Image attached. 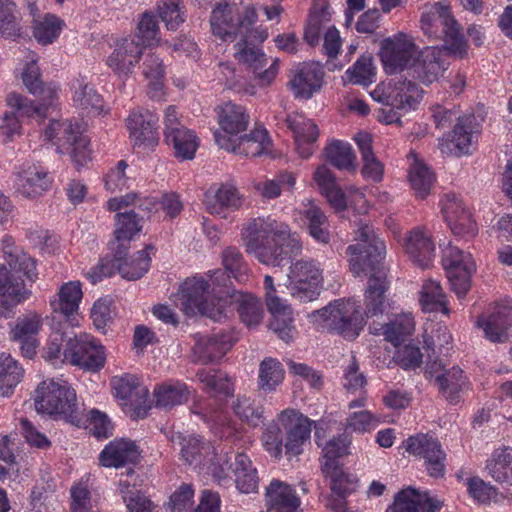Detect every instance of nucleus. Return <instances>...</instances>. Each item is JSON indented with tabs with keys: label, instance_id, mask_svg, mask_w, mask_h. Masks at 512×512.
Here are the masks:
<instances>
[{
	"label": "nucleus",
	"instance_id": "1",
	"mask_svg": "<svg viewBox=\"0 0 512 512\" xmlns=\"http://www.w3.org/2000/svg\"><path fill=\"white\" fill-rule=\"evenodd\" d=\"M355 239L357 243L349 245L346 250L350 257V270L355 276L371 272L365 292V315L378 316L384 312L388 289L386 271L382 266L386 246L368 223L359 226Z\"/></svg>",
	"mask_w": 512,
	"mask_h": 512
},
{
	"label": "nucleus",
	"instance_id": "2",
	"mask_svg": "<svg viewBox=\"0 0 512 512\" xmlns=\"http://www.w3.org/2000/svg\"><path fill=\"white\" fill-rule=\"evenodd\" d=\"M207 283L201 277H194L186 280L182 287V298L184 309L187 314L200 313L214 321H221L227 318L230 306L235 308L240 319L248 327L257 326L264 316V309L261 301L251 293L237 290H226L224 296L218 298V306L212 301L211 306L207 300H203Z\"/></svg>",
	"mask_w": 512,
	"mask_h": 512
},
{
	"label": "nucleus",
	"instance_id": "3",
	"mask_svg": "<svg viewBox=\"0 0 512 512\" xmlns=\"http://www.w3.org/2000/svg\"><path fill=\"white\" fill-rule=\"evenodd\" d=\"M246 252L263 264L280 266L291 254H298L302 249L301 242L291 236L288 225L271 216L249 219L241 233Z\"/></svg>",
	"mask_w": 512,
	"mask_h": 512
},
{
	"label": "nucleus",
	"instance_id": "4",
	"mask_svg": "<svg viewBox=\"0 0 512 512\" xmlns=\"http://www.w3.org/2000/svg\"><path fill=\"white\" fill-rule=\"evenodd\" d=\"M258 14L251 3H235L227 0L217 2L210 15V26L213 35L222 41H236L249 37L255 28Z\"/></svg>",
	"mask_w": 512,
	"mask_h": 512
},
{
	"label": "nucleus",
	"instance_id": "5",
	"mask_svg": "<svg viewBox=\"0 0 512 512\" xmlns=\"http://www.w3.org/2000/svg\"><path fill=\"white\" fill-rule=\"evenodd\" d=\"M34 405L38 413L63 419L77 427L81 426L83 413L76 402L74 389L66 382H41L35 390Z\"/></svg>",
	"mask_w": 512,
	"mask_h": 512
},
{
	"label": "nucleus",
	"instance_id": "6",
	"mask_svg": "<svg viewBox=\"0 0 512 512\" xmlns=\"http://www.w3.org/2000/svg\"><path fill=\"white\" fill-rule=\"evenodd\" d=\"M421 29L432 40H443L450 56L464 58L468 44L462 27L451 14L448 6L434 3L421 18Z\"/></svg>",
	"mask_w": 512,
	"mask_h": 512
},
{
	"label": "nucleus",
	"instance_id": "7",
	"mask_svg": "<svg viewBox=\"0 0 512 512\" xmlns=\"http://www.w3.org/2000/svg\"><path fill=\"white\" fill-rule=\"evenodd\" d=\"M44 139L51 141L60 154H68L79 170L91 160L89 139L83 126L71 120H51L43 131Z\"/></svg>",
	"mask_w": 512,
	"mask_h": 512
},
{
	"label": "nucleus",
	"instance_id": "8",
	"mask_svg": "<svg viewBox=\"0 0 512 512\" xmlns=\"http://www.w3.org/2000/svg\"><path fill=\"white\" fill-rule=\"evenodd\" d=\"M249 37H242L235 44V58L254 74V80L259 86H268L278 73V60L275 59L268 67V60L263 51L258 48L268 37L266 28L256 26Z\"/></svg>",
	"mask_w": 512,
	"mask_h": 512
},
{
	"label": "nucleus",
	"instance_id": "9",
	"mask_svg": "<svg viewBox=\"0 0 512 512\" xmlns=\"http://www.w3.org/2000/svg\"><path fill=\"white\" fill-rule=\"evenodd\" d=\"M314 322L335 331L346 339H355L365 325L364 316L355 301L338 299L311 314Z\"/></svg>",
	"mask_w": 512,
	"mask_h": 512
},
{
	"label": "nucleus",
	"instance_id": "10",
	"mask_svg": "<svg viewBox=\"0 0 512 512\" xmlns=\"http://www.w3.org/2000/svg\"><path fill=\"white\" fill-rule=\"evenodd\" d=\"M291 295L301 302L315 300L323 284V270L313 259H300L290 267Z\"/></svg>",
	"mask_w": 512,
	"mask_h": 512
},
{
	"label": "nucleus",
	"instance_id": "11",
	"mask_svg": "<svg viewBox=\"0 0 512 512\" xmlns=\"http://www.w3.org/2000/svg\"><path fill=\"white\" fill-rule=\"evenodd\" d=\"M418 52L414 39L404 33L382 42L380 56L384 70L388 74H396L407 68L412 69L413 61Z\"/></svg>",
	"mask_w": 512,
	"mask_h": 512
},
{
	"label": "nucleus",
	"instance_id": "12",
	"mask_svg": "<svg viewBox=\"0 0 512 512\" xmlns=\"http://www.w3.org/2000/svg\"><path fill=\"white\" fill-rule=\"evenodd\" d=\"M451 289L459 298L466 296L470 289V279L476 270L475 262L469 253H465L456 246L450 245L442 259Z\"/></svg>",
	"mask_w": 512,
	"mask_h": 512
},
{
	"label": "nucleus",
	"instance_id": "13",
	"mask_svg": "<svg viewBox=\"0 0 512 512\" xmlns=\"http://www.w3.org/2000/svg\"><path fill=\"white\" fill-rule=\"evenodd\" d=\"M371 97L383 105H390L407 113L416 108L422 98V91L410 80H400L387 85H378Z\"/></svg>",
	"mask_w": 512,
	"mask_h": 512
},
{
	"label": "nucleus",
	"instance_id": "14",
	"mask_svg": "<svg viewBox=\"0 0 512 512\" xmlns=\"http://www.w3.org/2000/svg\"><path fill=\"white\" fill-rule=\"evenodd\" d=\"M407 452L424 460L428 474L439 478L445 474L446 453L439 440L432 435L419 433L405 441Z\"/></svg>",
	"mask_w": 512,
	"mask_h": 512
},
{
	"label": "nucleus",
	"instance_id": "15",
	"mask_svg": "<svg viewBox=\"0 0 512 512\" xmlns=\"http://www.w3.org/2000/svg\"><path fill=\"white\" fill-rule=\"evenodd\" d=\"M266 305L272 319L269 328L284 342L289 343L294 338L295 326L292 309L278 295L273 278L266 275L264 278Z\"/></svg>",
	"mask_w": 512,
	"mask_h": 512
},
{
	"label": "nucleus",
	"instance_id": "16",
	"mask_svg": "<svg viewBox=\"0 0 512 512\" xmlns=\"http://www.w3.org/2000/svg\"><path fill=\"white\" fill-rule=\"evenodd\" d=\"M212 474L218 481H224L233 474L236 487L242 493H251L258 488V476L256 469L252 466L251 460L244 453H236L227 457L225 461L217 467L213 464Z\"/></svg>",
	"mask_w": 512,
	"mask_h": 512
},
{
	"label": "nucleus",
	"instance_id": "17",
	"mask_svg": "<svg viewBox=\"0 0 512 512\" xmlns=\"http://www.w3.org/2000/svg\"><path fill=\"white\" fill-rule=\"evenodd\" d=\"M105 359L104 347L88 335L68 340V349L64 350V360L91 372L100 370Z\"/></svg>",
	"mask_w": 512,
	"mask_h": 512
},
{
	"label": "nucleus",
	"instance_id": "18",
	"mask_svg": "<svg viewBox=\"0 0 512 512\" xmlns=\"http://www.w3.org/2000/svg\"><path fill=\"white\" fill-rule=\"evenodd\" d=\"M115 396L125 401L129 407L132 419H143L147 416L150 406L148 404V389L143 386L134 375L126 374L112 379Z\"/></svg>",
	"mask_w": 512,
	"mask_h": 512
},
{
	"label": "nucleus",
	"instance_id": "19",
	"mask_svg": "<svg viewBox=\"0 0 512 512\" xmlns=\"http://www.w3.org/2000/svg\"><path fill=\"white\" fill-rule=\"evenodd\" d=\"M448 55L444 46L425 47L417 52L413 61V76L424 84L437 81L450 65Z\"/></svg>",
	"mask_w": 512,
	"mask_h": 512
},
{
	"label": "nucleus",
	"instance_id": "20",
	"mask_svg": "<svg viewBox=\"0 0 512 512\" xmlns=\"http://www.w3.org/2000/svg\"><path fill=\"white\" fill-rule=\"evenodd\" d=\"M215 141L221 149L234 152L245 157H256L267 151L270 140L265 128L259 127L249 134L239 135L236 138L214 133Z\"/></svg>",
	"mask_w": 512,
	"mask_h": 512
},
{
	"label": "nucleus",
	"instance_id": "21",
	"mask_svg": "<svg viewBox=\"0 0 512 512\" xmlns=\"http://www.w3.org/2000/svg\"><path fill=\"white\" fill-rule=\"evenodd\" d=\"M278 422L286 431L285 453L297 456L302 453L303 444L309 440L312 422L295 409L283 410L278 415Z\"/></svg>",
	"mask_w": 512,
	"mask_h": 512
},
{
	"label": "nucleus",
	"instance_id": "22",
	"mask_svg": "<svg viewBox=\"0 0 512 512\" xmlns=\"http://www.w3.org/2000/svg\"><path fill=\"white\" fill-rule=\"evenodd\" d=\"M28 295L24 279L21 275L10 272L5 266H0V316L13 318L15 308Z\"/></svg>",
	"mask_w": 512,
	"mask_h": 512
},
{
	"label": "nucleus",
	"instance_id": "23",
	"mask_svg": "<svg viewBox=\"0 0 512 512\" xmlns=\"http://www.w3.org/2000/svg\"><path fill=\"white\" fill-rule=\"evenodd\" d=\"M192 348L191 362L207 365L222 359L231 349L232 339L227 334L195 335Z\"/></svg>",
	"mask_w": 512,
	"mask_h": 512
},
{
	"label": "nucleus",
	"instance_id": "24",
	"mask_svg": "<svg viewBox=\"0 0 512 512\" xmlns=\"http://www.w3.org/2000/svg\"><path fill=\"white\" fill-rule=\"evenodd\" d=\"M42 328V319L36 313L18 317L10 330L11 340L19 344L22 355L32 359L37 354L39 341L37 335Z\"/></svg>",
	"mask_w": 512,
	"mask_h": 512
},
{
	"label": "nucleus",
	"instance_id": "25",
	"mask_svg": "<svg viewBox=\"0 0 512 512\" xmlns=\"http://www.w3.org/2000/svg\"><path fill=\"white\" fill-rule=\"evenodd\" d=\"M157 122L158 117L149 110L137 109L131 112L126 124L134 146L153 148L157 145L159 140Z\"/></svg>",
	"mask_w": 512,
	"mask_h": 512
},
{
	"label": "nucleus",
	"instance_id": "26",
	"mask_svg": "<svg viewBox=\"0 0 512 512\" xmlns=\"http://www.w3.org/2000/svg\"><path fill=\"white\" fill-rule=\"evenodd\" d=\"M244 197L231 183L210 188L204 194V204L210 214L226 218V211H237L243 205Z\"/></svg>",
	"mask_w": 512,
	"mask_h": 512
},
{
	"label": "nucleus",
	"instance_id": "27",
	"mask_svg": "<svg viewBox=\"0 0 512 512\" xmlns=\"http://www.w3.org/2000/svg\"><path fill=\"white\" fill-rule=\"evenodd\" d=\"M443 503L429 496L428 492H420L413 487L399 491L386 512H437Z\"/></svg>",
	"mask_w": 512,
	"mask_h": 512
},
{
	"label": "nucleus",
	"instance_id": "28",
	"mask_svg": "<svg viewBox=\"0 0 512 512\" xmlns=\"http://www.w3.org/2000/svg\"><path fill=\"white\" fill-rule=\"evenodd\" d=\"M142 53L140 43L134 39L125 38L118 42L113 52L107 58V65L120 78L132 73L135 64Z\"/></svg>",
	"mask_w": 512,
	"mask_h": 512
},
{
	"label": "nucleus",
	"instance_id": "29",
	"mask_svg": "<svg viewBox=\"0 0 512 512\" xmlns=\"http://www.w3.org/2000/svg\"><path fill=\"white\" fill-rule=\"evenodd\" d=\"M323 77V69L318 64L305 63L296 69L288 85L295 97L309 99L320 90Z\"/></svg>",
	"mask_w": 512,
	"mask_h": 512
},
{
	"label": "nucleus",
	"instance_id": "30",
	"mask_svg": "<svg viewBox=\"0 0 512 512\" xmlns=\"http://www.w3.org/2000/svg\"><path fill=\"white\" fill-rule=\"evenodd\" d=\"M285 122L294 134L297 152L302 158H309L315 151L319 136L317 125L300 115H288Z\"/></svg>",
	"mask_w": 512,
	"mask_h": 512
},
{
	"label": "nucleus",
	"instance_id": "31",
	"mask_svg": "<svg viewBox=\"0 0 512 512\" xmlns=\"http://www.w3.org/2000/svg\"><path fill=\"white\" fill-rule=\"evenodd\" d=\"M140 451L135 442L116 439L110 442L100 453V463L105 467H124L139 462Z\"/></svg>",
	"mask_w": 512,
	"mask_h": 512
},
{
	"label": "nucleus",
	"instance_id": "32",
	"mask_svg": "<svg viewBox=\"0 0 512 512\" xmlns=\"http://www.w3.org/2000/svg\"><path fill=\"white\" fill-rule=\"evenodd\" d=\"M405 251L414 264L427 268L435 257V245L427 231L411 230L405 238Z\"/></svg>",
	"mask_w": 512,
	"mask_h": 512
},
{
	"label": "nucleus",
	"instance_id": "33",
	"mask_svg": "<svg viewBox=\"0 0 512 512\" xmlns=\"http://www.w3.org/2000/svg\"><path fill=\"white\" fill-rule=\"evenodd\" d=\"M267 512H295L300 500L288 484L273 480L267 487Z\"/></svg>",
	"mask_w": 512,
	"mask_h": 512
},
{
	"label": "nucleus",
	"instance_id": "34",
	"mask_svg": "<svg viewBox=\"0 0 512 512\" xmlns=\"http://www.w3.org/2000/svg\"><path fill=\"white\" fill-rule=\"evenodd\" d=\"M218 120L224 132L223 135L236 138L246 131L250 116L243 106L228 102L221 107L218 113Z\"/></svg>",
	"mask_w": 512,
	"mask_h": 512
},
{
	"label": "nucleus",
	"instance_id": "35",
	"mask_svg": "<svg viewBox=\"0 0 512 512\" xmlns=\"http://www.w3.org/2000/svg\"><path fill=\"white\" fill-rule=\"evenodd\" d=\"M51 179L45 171L29 168L18 174L16 192L25 198H36L49 189Z\"/></svg>",
	"mask_w": 512,
	"mask_h": 512
},
{
	"label": "nucleus",
	"instance_id": "36",
	"mask_svg": "<svg viewBox=\"0 0 512 512\" xmlns=\"http://www.w3.org/2000/svg\"><path fill=\"white\" fill-rule=\"evenodd\" d=\"M354 139L363 161L362 175L374 182L381 181L384 168L373 152L371 134L361 131L356 134Z\"/></svg>",
	"mask_w": 512,
	"mask_h": 512
},
{
	"label": "nucleus",
	"instance_id": "37",
	"mask_svg": "<svg viewBox=\"0 0 512 512\" xmlns=\"http://www.w3.org/2000/svg\"><path fill=\"white\" fill-rule=\"evenodd\" d=\"M196 377L203 389L212 397L227 398L234 393V384L228 374L221 370L200 369Z\"/></svg>",
	"mask_w": 512,
	"mask_h": 512
},
{
	"label": "nucleus",
	"instance_id": "38",
	"mask_svg": "<svg viewBox=\"0 0 512 512\" xmlns=\"http://www.w3.org/2000/svg\"><path fill=\"white\" fill-rule=\"evenodd\" d=\"M72 88L74 104L87 115H100L103 110V99L100 94L84 78H77Z\"/></svg>",
	"mask_w": 512,
	"mask_h": 512
},
{
	"label": "nucleus",
	"instance_id": "39",
	"mask_svg": "<svg viewBox=\"0 0 512 512\" xmlns=\"http://www.w3.org/2000/svg\"><path fill=\"white\" fill-rule=\"evenodd\" d=\"M82 295L79 281L65 283L60 287L57 296L50 301V306L53 312L69 317L77 312Z\"/></svg>",
	"mask_w": 512,
	"mask_h": 512
},
{
	"label": "nucleus",
	"instance_id": "40",
	"mask_svg": "<svg viewBox=\"0 0 512 512\" xmlns=\"http://www.w3.org/2000/svg\"><path fill=\"white\" fill-rule=\"evenodd\" d=\"M486 469L495 481L512 485V448L495 449L487 460Z\"/></svg>",
	"mask_w": 512,
	"mask_h": 512
},
{
	"label": "nucleus",
	"instance_id": "41",
	"mask_svg": "<svg viewBox=\"0 0 512 512\" xmlns=\"http://www.w3.org/2000/svg\"><path fill=\"white\" fill-rule=\"evenodd\" d=\"M156 406L172 409L186 403L190 396L187 385L183 382L164 383L154 390Z\"/></svg>",
	"mask_w": 512,
	"mask_h": 512
},
{
	"label": "nucleus",
	"instance_id": "42",
	"mask_svg": "<svg viewBox=\"0 0 512 512\" xmlns=\"http://www.w3.org/2000/svg\"><path fill=\"white\" fill-rule=\"evenodd\" d=\"M22 82L31 94L39 95L43 100L56 98V88L51 86L45 87L41 79L40 68L37 65V60L34 58V55H32L23 69Z\"/></svg>",
	"mask_w": 512,
	"mask_h": 512
},
{
	"label": "nucleus",
	"instance_id": "43",
	"mask_svg": "<svg viewBox=\"0 0 512 512\" xmlns=\"http://www.w3.org/2000/svg\"><path fill=\"white\" fill-rule=\"evenodd\" d=\"M414 329V318L409 313L396 315L382 327L385 340L395 347L405 342L412 335Z\"/></svg>",
	"mask_w": 512,
	"mask_h": 512
},
{
	"label": "nucleus",
	"instance_id": "44",
	"mask_svg": "<svg viewBox=\"0 0 512 512\" xmlns=\"http://www.w3.org/2000/svg\"><path fill=\"white\" fill-rule=\"evenodd\" d=\"M143 75L149 80L148 95L152 99H160L163 95V77L165 73L163 61L154 53L146 55L143 62Z\"/></svg>",
	"mask_w": 512,
	"mask_h": 512
},
{
	"label": "nucleus",
	"instance_id": "45",
	"mask_svg": "<svg viewBox=\"0 0 512 512\" xmlns=\"http://www.w3.org/2000/svg\"><path fill=\"white\" fill-rule=\"evenodd\" d=\"M324 154L335 168L348 172L356 170V156L349 144L335 140L325 147Z\"/></svg>",
	"mask_w": 512,
	"mask_h": 512
},
{
	"label": "nucleus",
	"instance_id": "46",
	"mask_svg": "<svg viewBox=\"0 0 512 512\" xmlns=\"http://www.w3.org/2000/svg\"><path fill=\"white\" fill-rule=\"evenodd\" d=\"M53 100H43L44 103L35 105L33 101L16 92L9 93L6 98L7 105L13 108L19 116L35 118L37 121L46 117L48 106L53 104Z\"/></svg>",
	"mask_w": 512,
	"mask_h": 512
},
{
	"label": "nucleus",
	"instance_id": "47",
	"mask_svg": "<svg viewBox=\"0 0 512 512\" xmlns=\"http://www.w3.org/2000/svg\"><path fill=\"white\" fill-rule=\"evenodd\" d=\"M302 215L309 235L320 243H329V222L324 212L319 207L311 205L302 212Z\"/></svg>",
	"mask_w": 512,
	"mask_h": 512
},
{
	"label": "nucleus",
	"instance_id": "48",
	"mask_svg": "<svg viewBox=\"0 0 512 512\" xmlns=\"http://www.w3.org/2000/svg\"><path fill=\"white\" fill-rule=\"evenodd\" d=\"M351 438L348 434H341L330 439L323 448L322 473L333 472L338 465L337 459L349 453Z\"/></svg>",
	"mask_w": 512,
	"mask_h": 512
},
{
	"label": "nucleus",
	"instance_id": "49",
	"mask_svg": "<svg viewBox=\"0 0 512 512\" xmlns=\"http://www.w3.org/2000/svg\"><path fill=\"white\" fill-rule=\"evenodd\" d=\"M477 326L483 329L485 338L493 343H504L509 339L508 330L511 323L501 311L493 313L488 318L478 319Z\"/></svg>",
	"mask_w": 512,
	"mask_h": 512
},
{
	"label": "nucleus",
	"instance_id": "50",
	"mask_svg": "<svg viewBox=\"0 0 512 512\" xmlns=\"http://www.w3.org/2000/svg\"><path fill=\"white\" fill-rule=\"evenodd\" d=\"M435 381L438 384L442 395L452 403L458 401L459 394L466 385L463 371L457 366H454L438 375Z\"/></svg>",
	"mask_w": 512,
	"mask_h": 512
},
{
	"label": "nucleus",
	"instance_id": "51",
	"mask_svg": "<svg viewBox=\"0 0 512 512\" xmlns=\"http://www.w3.org/2000/svg\"><path fill=\"white\" fill-rule=\"evenodd\" d=\"M24 369L10 355L0 356V395L8 396L21 381Z\"/></svg>",
	"mask_w": 512,
	"mask_h": 512
},
{
	"label": "nucleus",
	"instance_id": "52",
	"mask_svg": "<svg viewBox=\"0 0 512 512\" xmlns=\"http://www.w3.org/2000/svg\"><path fill=\"white\" fill-rule=\"evenodd\" d=\"M168 145L174 148L175 156L183 160H191L198 147V139L193 131L185 128L165 137Z\"/></svg>",
	"mask_w": 512,
	"mask_h": 512
},
{
	"label": "nucleus",
	"instance_id": "53",
	"mask_svg": "<svg viewBox=\"0 0 512 512\" xmlns=\"http://www.w3.org/2000/svg\"><path fill=\"white\" fill-rule=\"evenodd\" d=\"M148 250H154L152 245H147L142 251H138L136 256L119 262L114 266L120 275L128 280H137L141 278L149 269L151 259L148 255Z\"/></svg>",
	"mask_w": 512,
	"mask_h": 512
},
{
	"label": "nucleus",
	"instance_id": "54",
	"mask_svg": "<svg viewBox=\"0 0 512 512\" xmlns=\"http://www.w3.org/2000/svg\"><path fill=\"white\" fill-rule=\"evenodd\" d=\"M474 115L462 116L458 118L452 131L451 142L454 144L459 154H468L473 143L475 130Z\"/></svg>",
	"mask_w": 512,
	"mask_h": 512
},
{
	"label": "nucleus",
	"instance_id": "55",
	"mask_svg": "<svg viewBox=\"0 0 512 512\" xmlns=\"http://www.w3.org/2000/svg\"><path fill=\"white\" fill-rule=\"evenodd\" d=\"M21 16L12 0H0V34L4 38L21 35Z\"/></svg>",
	"mask_w": 512,
	"mask_h": 512
},
{
	"label": "nucleus",
	"instance_id": "56",
	"mask_svg": "<svg viewBox=\"0 0 512 512\" xmlns=\"http://www.w3.org/2000/svg\"><path fill=\"white\" fill-rule=\"evenodd\" d=\"M181 455L184 460L192 465H200L211 454L212 447L209 442L200 436L190 435L184 437L181 442Z\"/></svg>",
	"mask_w": 512,
	"mask_h": 512
},
{
	"label": "nucleus",
	"instance_id": "57",
	"mask_svg": "<svg viewBox=\"0 0 512 512\" xmlns=\"http://www.w3.org/2000/svg\"><path fill=\"white\" fill-rule=\"evenodd\" d=\"M119 489L128 512H152L154 509L153 502L144 493L136 490L135 484L120 480Z\"/></svg>",
	"mask_w": 512,
	"mask_h": 512
},
{
	"label": "nucleus",
	"instance_id": "58",
	"mask_svg": "<svg viewBox=\"0 0 512 512\" xmlns=\"http://www.w3.org/2000/svg\"><path fill=\"white\" fill-rule=\"evenodd\" d=\"M419 301L422 309L426 312L447 311L445 307L446 295L438 281L430 279L424 282Z\"/></svg>",
	"mask_w": 512,
	"mask_h": 512
},
{
	"label": "nucleus",
	"instance_id": "59",
	"mask_svg": "<svg viewBox=\"0 0 512 512\" xmlns=\"http://www.w3.org/2000/svg\"><path fill=\"white\" fill-rule=\"evenodd\" d=\"M409 180L415 195L424 199L430 193L434 183V174L424 163L416 160L410 168Z\"/></svg>",
	"mask_w": 512,
	"mask_h": 512
},
{
	"label": "nucleus",
	"instance_id": "60",
	"mask_svg": "<svg viewBox=\"0 0 512 512\" xmlns=\"http://www.w3.org/2000/svg\"><path fill=\"white\" fill-rule=\"evenodd\" d=\"M64 25V21L56 15L46 14L42 20L35 22L34 37L43 45L51 44L58 38Z\"/></svg>",
	"mask_w": 512,
	"mask_h": 512
},
{
	"label": "nucleus",
	"instance_id": "61",
	"mask_svg": "<svg viewBox=\"0 0 512 512\" xmlns=\"http://www.w3.org/2000/svg\"><path fill=\"white\" fill-rule=\"evenodd\" d=\"M237 417L246 424L256 427L263 422V406L246 396H238L233 403Z\"/></svg>",
	"mask_w": 512,
	"mask_h": 512
},
{
	"label": "nucleus",
	"instance_id": "62",
	"mask_svg": "<svg viewBox=\"0 0 512 512\" xmlns=\"http://www.w3.org/2000/svg\"><path fill=\"white\" fill-rule=\"evenodd\" d=\"M284 379L282 365L276 359L268 358L259 367V388L263 391H273Z\"/></svg>",
	"mask_w": 512,
	"mask_h": 512
},
{
	"label": "nucleus",
	"instance_id": "63",
	"mask_svg": "<svg viewBox=\"0 0 512 512\" xmlns=\"http://www.w3.org/2000/svg\"><path fill=\"white\" fill-rule=\"evenodd\" d=\"M115 238L118 240H132L133 237L142 229L140 224L143 216L132 209L123 213L116 214Z\"/></svg>",
	"mask_w": 512,
	"mask_h": 512
},
{
	"label": "nucleus",
	"instance_id": "64",
	"mask_svg": "<svg viewBox=\"0 0 512 512\" xmlns=\"http://www.w3.org/2000/svg\"><path fill=\"white\" fill-rule=\"evenodd\" d=\"M222 263L225 270L238 282L246 281L248 278V267L238 248L227 247L222 252Z\"/></svg>",
	"mask_w": 512,
	"mask_h": 512
}]
</instances>
